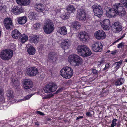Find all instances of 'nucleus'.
Returning a JSON list of instances; mask_svg holds the SVG:
<instances>
[{
    "label": "nucleus",
    "instance_id": "nucleus-1",
    "mask_svg": "<svg viewBox=\"0 0 127 127\" xmlns=\"http://www.w3.org/2000/svg\"><path fill=\"white\" fill-rule=\"evenodd\" d=\"M106 11V16L110 18L114 16L116 14L120 16H124L126 14V11L124 7L121 3H117L113 6V8H108Z\"/></svg>",
    "mask_w": 127,
    "mask_h": 127
},
{
    "label": "nucleus",
    "instance_id": "nucleus-2",
    "mask_svg": "<svg viewBox=\"0 0 127 127\" xmlns=\"http://www.w3.org/2000/svg\"><path fill=\"white\" fill-rule=\"evenodd\" d=\"M68 60L71 65L74 66L81 65L83 62L82 59L74 54L70 55L68 57Z\"/></svg>",
    "mask_w": 127,
    "mask_h": 127
},
{
    "label": "nucleus",
    "instance_id": "nucleus-3",
    "mask_svg": "<svg viewBox=\"0 0 127 127\" xmlns=\"http://www.w3.org/2000/svg\"><path fill=\"white\" fill-rule=\"evenodd\" d=\"M77 52L78 54L83 57H87L90 56L92 52L86 46L84 45H79L77 47Z\"/></svg>",
    "mask_w": 127,
    "mask_h": 127
},
{
    "label": "nucleus",
    "instance_id": "nucleus-4",
    "mask_svg": "<svg viewBox=\"0 0 127 127\" xmlns=\"http://www.w3.org/2000/svg\"><path fill=\"white\" fill-rule=\"evenodd\" d=\"M43 29L44 32L46 34L51 33L54 29L53 22L49 19H46L44 24Z\"/></svg>",
    "mask_w": 127,
    "mask_h": 127
},
{
    "label": "nucleus",
    "instance_id": "nucleus-5",
    "mask_svg": "<svg viewBox=\"0 0 127 127\" xmlns=\"http://www.w3.org/2000/svg\"><path fill=\"white\" fill-rule=\"evenodd\" d=\"M60 74L64 78L68 79L70 78L73 75V70L69 67H64L61 70Z\"/></svg>",
    "mask_w": 127,
    "mask_h": 127
},
{
    "label": "nucleus",
    "instance_id": "nucleus-6",
    "mask_svg": "<svg viewBox=\"0 0 127 127\" xmlns=\"http://www.w3.org/2000/svg\"><path fill=\"white\" fill-rule=\"evenodd\" d=\"M13 52L12 51L9 49H7L2 50L0 53V57L4 60H8L13 56Z\"/></svg>",
    "mask_w": 127,
    "mask_h": 127
},
{
    "label": "nucleus",
    "instance_id": "nucleus-7",
    "mask_svg": "<svg viewBox=\"0 0 127 127\" xmlns=\"http://www.w3.org/2000/svg\"><path fill=\"white\" fill-rule=\"evenodd\" d=\"M57 87V86L55 83L53 82H50L45 85L43 90L46 93H50L56 91Z\"/></svg>",
    "mask_w": 127,
    "mask_h": 127
},
{
    "label": "nucleus",
    "instance_id": "nucleus-8",
    "mask_svg": "<svg viewBox=\"0 0 127 127\" xmlns=\"http://www.w3.org/2000/svg\"><path fill=\"white\" fill-rule=\"evenodd\" d=\"M94 14L95 16L100 18L102 14V9L101 6L98 5H94L92 6Z\"/></svg>",
    "mask_w": 127,
    "mask_h": 127
},
{
    "label": "nucleus",
    "instance_id": "nucleus-9",
    "mask_svg": "<svg viewBox=\"0 0 127 127\" xmlns=\"http://www.w3.org/2000/svg\"><path fill=\"white\" fill-rule=\"evenodd\" d=\"M27 74L30 77H33L37 75L39 73L37 69L35 67L28 68L26 72Z\"/></svg>",
    "mask_w": 127,
    "mask_h": 127
},
{
    "label": "nucleus",
    "instance_id": "nucleus-10",
    "mask_svg": "<svg viewBox=\"0 0 127 127\" xmlns=\"http://www.w3.org/2000/svg\"><path fill=\"white\" fill-rule=\"evenodd\" d=\"M94 35L95 38L99 40L104 39L106 36L105 32L102 30H99L96 31Z\"/></svg>",
    "mask_w": 127,
    "mask_h": 127
},
{
    "label": "nucleus",
    "instance_id": "nucleus-11",
    "mask_svg": "<svg viewBox=\"0 0 127 127\" xmlns=\"http://www.w3.org/2000/svg\"><path fill=\"white\" fill-rule=\"evenodd\" d=\"M91 47L94 51L96 52H100L102 50V45L101 42H97L93 43Z\"/></svg>",
    "mask_w": 127,
    "mask_h": 127
},
{
    "label": "nucleus",
    "instance_id": "nucleus-12",
    "mask_svg": "<svg viewBox=\"0 0 127 127\" xmlns=\"http://www.w3.org/2000/svg\"><path fill=\"white\" fill-rule=\"evenodd\" d=\"M23 87L24 89H28L32 88L33 86V82L30 79H25L23 82Z\"/></svg>",
    "mask_w": 127,
    "mask_h": 127
},
{
    "label": "nucleus",
    "instance_id": "nucleus-13",
    "mask_svg": "<svg viewBox=\"0 0 127 127\" xmlns=\"http://www.w3.org/2000/svg\"><path fill=\"white\" fill-rule=\"evenodd\" d=\"M86 14L85 10L82 9H79L78 10L77 17L79 19L81 20H85L86 19Z\"/></svg>",
    "mask_w": 127,
    "mask_h": 127
},
{
    "label": "nucleus",
    "instance_id": "nucleus-14",
    "mask_svg": "<svg viewBox=\"0 0 127 127\" xmlns=\"http://www.w3.org/2000/svg\"><path fill=\"white\" fill-rule=\"evenodd\" d=\"M4 25L5 27L8 30H10L13 27L11 19L10 18H6L4 19Z\"/></svg>",
    "mask_w": 127,
    "mask_h": 127
},
{
    "label": "nucleus",
    "instance_id": "nucleus-15",
    "mask_svg": "<svg viewBox=\"0 0 127 127\" xmlns=\"http://www.w3.org/2000/svg\"><path fill=\"white\" fill-rule=\"evenodd\" d=\"M113 31L115 32H119L122 30V26L120 23L118 22H115L112 26Z\"/></svg>",
    "mask_w": 127,
    "mask_h": 127
},
{
    "label": "nucleus",
    "instance_id": "nucleus-16",
    "mask_svg": "<svg viewBox=\"0 0 127 127\" xmlns=\"http://www.w3.org/2000/svg\"><path fill=\"white\" fill-rule=\"evenodd\" d=\"M78 36L80 40L83 42H85L87 41L89 38L88 34L84 32H80Z\"/></svg>",
    "mask_w": 127,
    "mask_h": 127
},
{
    "label": "nucleus",
    "instance_id": "nucleus-17",
    "mask_svg": "<svg viewBox=\"0 0 127 127\" xmlns=\"http://www.w3.org/2000/svg\"><path fill=\"white\" fill-rule=\"evenodd\" d=\"M110 21L108 19L103 20L101 24V27L105 30H107L110 28Z\"/></svg>",
    "mask_w": 127,
    "mask_h": 127
},
{
    "label": "nucleus",
    "instance_id": "nucleus-18",
    "mask_svg": "<svg viewBox=\"0 0 127 127\" xmlns=\"http://www.w3.org/2000/svg\"><path fill=\"white\" fill-rule=\"evenodd\" d=\"M3 95V90L1 87H0V104L1 105V104H3L2 105H1L0 106V108L1 109H3V107L6 106V105H5L4 104L5 103L4 102V99Z\"/></svg>",
    "mask_w": 127,
    "mask_h": 127
},
{
    "label": "nucleus",
    "instance_id": "nucleus-19",
    "mask_svg": "<svg viewBox=\"0 0 127 127\" xmlns=\"http://www.w3.org/2000/svg\"><path fill=\"white\" fill-rule=\"evenodd\" d=\"M57 31L62 35H65L67 33L66 29L64 26L58 28L57 29Z\"/></svg>",
    "mask_w": 127,
    "mask_h": 127
},
{
    "label": "nucleus",
    "instance_id": "nucleus-20",
    "mask_svg": "<svg viewBox=\"0 0 127 127\" xmlns=\"http://www.w3.org/2000/svg\"><path fill=\"white\" fill-rule=\"evenodd\" d=\"M29 40L31 43H37L39 41V36L33 35L30 38Z\"/></svg>",
    "mask_w": 127,
    "mask_h": 127
},
{
    "label": "nucleus",
    "instance_id": "nucleus-21",
    "mask_svg": "<svg viewBox=\"0 0 127 127\" xmlns=\"http://www.w3.org/2000/svg\"><path fill=\"white\" fill-rule=\"evenodd\" d=\"M6 94L7 99L11 101L14 98V95L12 90L7 91L6 92Z\"/></svg>",
    "mask_w": 127,
    "mask_h": 127
},
{
    "label": "nucleus",
    "instance_id": "nucleus-22",
    "mask_svg": "<svg viewBox=\"0 0 127 127\" xmlns=\"http://www.w3.org/2000/svg\"><path fill=\"white\" fill-rule=\"evenodd\" d=\"M21 34L20 32L17 29L13 30L12 32V36L13 38H18L21 35Z\"/></svg>",
    "mask_w": 127,
    "mask_h": 127
},
{
    "label": "nucleus",
    "instance_id": "nucleus-23",
    "mask_svg": "<svg viewBox=\"0 0 127 127\" xmlns=\"http://www.w3.org/2000/svg\"><path fill=\"white\" fill-rule=\"evenodd\" d=\"M69 45V41L68 40H66L62 42L61 46L62 48L65 50L68 48Z\"/></svg>",
    "mask_w": 127,
    "mask_h": 127
},
{
    "label": "nucleus",
    "instance_id": "nucleus-24",
    "mask_svg": "<svg viewBox=\"0 0 127 127\" xmlns=\"http://www.w3.org/2000/svg\"><path fill=\"white\" fill-rule=\"evenodd\" d=\"M71 26L73 28L74 30H76L80 29L81 25L79 22L76 21L72 23Z\"/></svg>",
    "mask_w": 127,
    "mask_h": 127
},
{
    "label": "nucleus",
    "instance_id": "nucleus-25",
    "mask_svg": "<svg viewBox=\"0 0 127 127\" xmlns=\"http://www.w3.org/2000/svg\"><path fill=\"white\" fill-rule=\"evenodd\" d=\"M27 21L26 17L23 16L19 17L17 19L18 23L20 24H25Z\"/></svg>",
    "mask_w": 127,
    "mask_h": 127
},
{
    "label": "nucleus",
    "instance_id": "nucleus-26",
    "mask_svg": "<svg viewBox=\"0 0 127 127\" xmlns=\"http://www.w3.org/2000/svg\"><path fill=\"white\" fill-rule=\"evenodd\" d=\"M20 40V42L24 43L26 42L28 39V37L27 35L23 34L22 35L21 34L19 37Z\"/></svg>",
    "mask_w": 127,
    "mask_h": 127
},
{
    "label": "nucleus",
    "instance_id": "nucleus-27",
    "mask_svg": "<svg viewBox=\"0 0 127 127\" xmlns=\"http://www.w3.org/2000/svg\"><path fill=\"white\" fill-rule=\"evenodd\" d=\"M12 11L15 14L17 15L21 12L22 10L18 6H15L12 9Z\"/></svg>",
    "mask_w": 127,
    "mask_h": 127
},
{
    "label": "nucleus",
    "instance_id": "nucleus-28",
    "mask_svg": "<svg viewBox=\"0 0 127 127\" xmlns=\"http://www.w3.org/2000/svg\"><path fill=\"white\" fill-rule=\"evenodd\" d=\"M125 81L124 78H120L116 80L115 81V85L117 86H120L123 84Z\"/></svg>",
    "mask_w": 127,
    "mask_h": 127
},
{
    "label": "nucleus",
    "instance_id": "nucleus-29",
    "mask_svg": "<svg viewBox=\"0 0 127 127\" xmlns=\"http://www.w3.org/2000/svg\"><path fill=\"white\" fill-rule=\"evenodd\" d=\"M12 84L14 87L17 89L19 86V81L16 79H13L12 80Z\"/></svg>",
    "mask_w": 127,
    "mask_h": 127
},
{
    "label": "nucleus",
    "instance_id": "nucleus-30",
    "mask_svg": "<svg viewBox=\"0 0 127 127\" xmlns=\"http://www.w3.org/2000/svg\"><path fill=\"white\" fill-rule=\"evenodd\" d=\"M49 58L53 61H56L57 59V55L54 53H50L48 56Z\"/></svg>",
    "mask_w": 127,
    "mask_h": 127
},
{
    "label": "nucleus",
    "instance_id": "nucleus-31",
    "mask_svg": "<svg viewBox=\"0 0 127 127\" xmlns=\"http://www.w3.org/2000/svg\"><path fill=\"white\" fill-rule=\"evenodd\" d=\"M36 8L38 11L40 12H43L45 11V6L42 4H39L36 5Z\"/></svg>",
    "mask_w": 127,
    "mask_h": 127
},
{
    "label": "nucleus",
    "instance_id": "nucleus-32",
    "mask_svg": "<svg viewBox=\"0 0 127 127\" xmlns=\"http://www.w3.org/2000/svg\"><path fill=\"white\" fill-rule=\"evenodd\" d=\"M28 53L30 54L33 55L34 54L35 52V50L32 46H31L27 49Z\"/></svg>",
    "mask_w": 127,
    "mask_h": 127
},
{
    "label": "nucleus",
    "instance_id": "nucleus-33",
    "mask_svg": "<svg viewBox=\"0 0 127 127\" xmlns=\"http://www.w3.org/2000/svg\"><path fill=\"white\" fill-rule=\"evenodd\" d=\"M68 11L69 13H71L74 12L76 10V8L72 5H69L67 7Z\"/></svg>",
    "mask_w": 127,
    "mask_h": 127
},
{
    "label": "nucleus",
    "instance_id": "nucleus-34",
    "mask_svg": "<svg viewBox=\"0 0 127 127\" xmlns=\"http://www.w3.org/2000/svg\"><path fill=\"white\" fill-rule=\"evenodd\" d=\"M122 63V61H120L119 62H115L114 63V64L116 65L115 67V68L116 69V70H117L119 68Z\"/></svg>",
    "mask_w": 127,
    "mask_h": 127
},
{
    "label": "nucleus",
    "instance_id": "nucleus-35",
    "mask_svg": "<svg viewBox=\"0 0 127 127\" xmlns=\"http://www.w3.org/2000/svg\"><path fill=\"white\" fill-rule=\"evenodd\" d=\"M33 95H28L26 96L25 97L23 98L22 99H20L19 100V101H24L25 100H27L29 99Z\"/></svg>",
    "mask_w": 127,
    "mask_h": 127
},
{
    "label": "nucleus",
    "instance_id": "nucleus-36",
    "mask_svg": "<svg viewBox=\"0 0 127 127\" xmlns=\"http://www.w3.org/2000/svg\"><path fill=\"white\" fill-rule=\"evenodd\" d=\"M41 24L39 23H36L33 25V27L35 30L38 29L40 28Z\"/></svg>",
    "mask_w": 127,
    "mask_h": 127
},
{
    "label": "nucleus",
    "instance_id": "nucleus-37",
    "mask_svg": "<svg viewBox=\"0 0 127 127\" xmlns=\"http://www.w3.org/2000/svg\"><path fill=\"white\" fill-rule=\"evenodd\" d=\"M117 120L116 119H114L112 121L110 127H114L116 125V121Z\"/></svg>",
    "mask_w": 127,
    "mask_h": 127
},
{
    "label": "nucleus",
    "instance_id": "nucleus-38",
    "mask_svg": "<svg viewBox=\"0 0 127 127\" xmlns=\"http://www.w3.org/2000/svg\"><path fill=\"white\" fill-rule=\"evenodd\" d=\"M120 2L127 8V0H120Z\"/></svg>",
    "mask_w": 127,
    "mask_h": 127
},
{
    "label": "nucleus",
    "instance_id": "nucleus-39",
    "mask_svg": "<svg viewBox=\"0 0 127 127\" xmlns=\"http://www.w3.org/2000/svg\"><path fill=\"white\" fill-rule=\"evenodd\" d=\"M92 73L96 76L97 77V76L98 74V71L95 69H93L92 70Z\"/></svg>",
    "mask_w": 127,
    "mask_h": 127
},
{
    "label": "nucleus",
    "instance_id": "nucleus-40",
    "mask_svg": "<svg viewBox=\"0 0 127 127\" xmlns=\"http://www.w3.org/2000/svg\"><path fill=\"white\" fill-rule=\"evenodd\" d=\"M24 3H26L25 4H23V5H29L30 3V0H25L24 1Z\"/></svg>",
    "mask_w": 127,
    "mask_h": 127
},
{
    "label": "nucleus",
    "instance_id": "nucleus-41",
    "mask_svg": "<svg viewBox=\"0 0 127 127\" xmlns=\"http://www.w3.org/2000/svg\"><path fill=\"white\" fill-rule=\"evenodd\" d=\"M53 95L52 94H48L44 97V98H50L53 96Z\"/></svg>",
    "mask_w": 127,
    "mask_h": 127
},
{
    "label": "nucleus",
    "instance_id": "nucleus-42",
    "mask_svg": "<svg viewBox=\"0 0 127 127\" xmlns=\"http://www.w3.org/2000/svg\"><path fill=\"white\" fill-rule=\"evenodd\" d=\"M124 43L123 42H122L121 43L118 44L117 45V47L118 48H120L121 47H122L124 46Z\"/></svg>",
    "mask_w": 127,
    "mask_h": 127
},
{
    "label": "nucleus",
    "instance_id": "nucleus-43",
    "mask_svg": "<svg viewBox=\"0 0 127 127\" xmlns=\"http://www.w3.org/2000/svg\"><path fill=\"white\" fill-rule=\"evenodd\" d=\"M5 7L4 6H0V11H4L5 10Z\"/></svg>",
    "mask_w": 127,
    "mask_h": 127
},
{
    "label": "nucleus",
    "instance_id": "nucleus-44",
    "mask_svg": "<svg viewBox=\"0 0 127 127\" xmlns=\"http://www.w3.org/2000/svg\"><path fill=\"white\" fill-rule=\"evenodd\" d=\"M63 88H59L58 90L56 92L55 94H57L58 93L61 92H62L63 90Z\"/></svg>",
    "mask_w": 127,
    "mask_h": 127
},
{
    "label": "nucleus",
    "instance_id": "nucleus-45",
    "mask_svg": "<svg viewBox=\"0 0 127 127\" xmlns=\"http://www.w3.org/2000/svg\"><path fill=\"white\" fill-rule=\"evenodd\" d=\"M36 113L37 114H39L41 115L44 116V114L43 113L40 111H37L36 112Z\"/></svg>",
    "mask_w": 127,
    "mask_h": 127
},
{
    "label": "nucleus",
    "instance_id": "nucleus-46",
    "mask_svg": "<svg viewBox=\"0 0 127 127\" xmlns=\"http://www.w3.org/2000/svg\"><path fill=\"white\" fill-rule=\"evenodd\" d=\"M109 67V64H107L105 66V67L103 68V69L104 70H105L106 69H108Z\"/></svg>",
    "mask_w": 127,
    "mask_h": 127
},
{
    "label": "nucleus",
    "instance_id": "nucleus-47",
    "mask_svg": "<svg viewBox=\"0 0 127 127\" xmlns=\"http://www.w3.org/2000/svg\"><path fill=\"white\" fill-rule=\"evenodd\" d=\"M126 35L125 33H124L123 34V35L121 37L118 39L116 42H118V41L122 39L123 38L125 37V35Z\"/></svg>",
    "mask_w": 127,
    "mask_h": 127
},
{
    "label": "nucleus",
    "instance_id": "nucleus-48",
    "mask_svg": "<svg viewBox=\"0 0 127 127\" xmlns=\"http://www.w3.org/2000/svg\"><path fill=\"white\" fill-rule=\"evenodd\" d=\"M117 50H114L111 51V54L113 55H114L117 53Z\"/></svg>",
    "mask_w": 127,
    "mask_h": 127
},
{
    "label": "nucleus",
    "instance_id": "nucleus-49",
    "mask_svg": "<svg viewBox=\"0 0 127 127\" xmlns=\"http://www.w3.org/2000/svg\"><path fill=\"white\" fill-rule=\"evenodd\" d=\"M83 118V117L82 116H80L79 117H77L76 118V120H78L80 119H82Z\"/></svg>",
    "mask_w": 127,
    "mask_h": 127
},
{
    "label": "nucleus",
    "instance_id": "nucleus-50",
    "mask_svg": "<svg viewBox=\"0 0 127 127\" xmlns=\"http://www.w3.org/2000/svg\"><path fill=\"white\" fill-rule=\"evenodd\" d=\"M68 16H65L64 15L62 17V18L64 19H67L68 18Z\"/></svg>",
    "mask_w": 127,
    "mask_h": 127
},
{
    "label": "nucleus",
    "instance_id": "nucleus-51",
    "mask_svg": "<svg viewBox=\"0 0 127 127\" xmlns=\"http://www.w3.org/2000/svg\"><path fill=\"white\" fill-rule=\"evenodd\" d=\"M116 91L117 92H122V91H123L122 90L119 89H117L116 90Z\"/></svg>",
    "mask_w": 127,
    "mask_h": 127
},
{
    "label": "nucleus",
    "instance_id": "nucleus-52",
    "mask_svg": "<svg viewBox=\"0 0 127 127\" xmlns=\"http://www.w3.org/2000/svg\"><path fill=\"white\" fill-rule=\"evenodd\" d=\"M95 79L94 78H90V80L91 81H93L95 80Z\"/></svg>",
    "mask_w": 127,
    "mask_h": 127
},
{
    "label": "nucleus",
    "instance_id": "nucleus-53",
    "mask_svg": "<svg viewBox=\"0 0 127 127\" xmlns=\"http://www.w3.org/2000/svg\"><path fill=\"white\" fill-rule=\"evenodd\" d=\"M91 115V113L90 112H87L86 114V115L88 116H90Z\"/></svg>",
    "mask_w": 127,
    "mask_h": 127
},
{
    "label": "nucleus",
    "instance_id": "nucleus-54",
    "mask_svg": "<svg viewBox=\"0 0 127 127\" xmlns=\"http://www.w3.org/2000/svg\"><path fill=\"white\" fill-rule=\"evenodd\" d=\"M47 120L48 121H50L51 120V119L50 118H48L47 119Z\"/></svg>",
    "mask_w": 127,
    "mask_h": 127
},
{
    "label": "nucleus",
    "instance_id": "nucleus-55",
    "mask_svg": "<svg viewBox=\"0 0 127 127\" xmlns=\"http://www.w3.org/2000/svg\"><path fill=\"white\" fill-rule=\"evenodd\" d=\"M35 125L37 126H39V123L38 122H36L35 123Z\"/></svg>",
    "mask_w": 127,
    "mask_h": 127
},
{
    "label": "nucleus",
    "instance_id": "nucleus-56",
    "mask_svg": "<svg viewBox=\"0 0 127 127\" xmlns=\"http://www.w3.org/2000/svg\"><path fill=\"white\" fill-rule=\"evenodd\" d=\"M31 14L32 15H33L32 16V19L33 18V17H34V16H33V13H31Z\"/></svg>",
    "mask_w": 127,
    "mask_h": 127
},
{
    "label": "nucleus",
    "instance_id": "nucleus-57",
    "mask_svg": "<svg viewBox=\"0 0 127 127\" xmlns=\"http://www.w3.org/2000/svg\"><path fill=\"white\" fill-rule=\"evenodd\" d=\"M110 52V50H108L107 51V53H109Z\"/></svg>",
    "mask_w": 127,
    "mask_h": 127
},
{
    "label": "nucleus",
    "instance_id": "nucleus-58",
    "mask_svg": "<svg viewBox=\"0 0 127 127\" xmlns=\"http://www.w3.org/2000/svg\"><path fill=\"white\" fill-rule=\"evenodd\" d=\"M125 62H127V59L126 60Z\"/></svg>",
    "mask_w": 127,
    "mask_h": 127
},
{
    "label": "nucleus",
    "instance_id": "nucleus-59",
    "mask_svg": "<svg viewBox=\"0 0 127 127\" xmlns=\"http://www.w3.org/2000/svg\"><path fill=\"white\" fill-rule=\"evenodd\" d=\"M10 24V23H9L8 22V24Z\"/></svg>",
    "mask_w": 127,
    "mask_h": 127
}]
</instances>
